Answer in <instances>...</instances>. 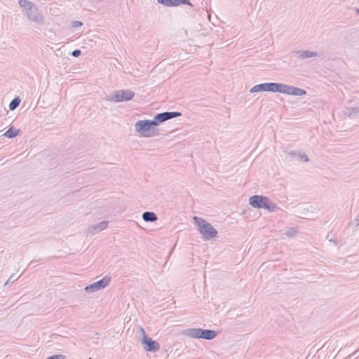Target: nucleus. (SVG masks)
Returning a JSON list of instances; mask_svg holds the SVG:
<instances>
[{"mask_svg":"<svg viewBox=\"0 0 359 359\" xmlns=\"http://www.w3.org/2000/svg\"><path fill=\"white\" fill-rule=\"evenodd\" d=\"M18 4L29 20L40 25L43 23L44 18L36 4L27 0H19Z\"/></svg>","mask_w":359,"mask_h":359,"instance_id":"obj_1","label":"nucleus"},{"mask_svg":"<svg viewBox=\"0 0 359 359\" xmlns=\"http://www.w3.org/2000/svg\"><path fill=\"white\" fill-rule=\"evenodd\" d=\"M158 126L155 119L140 120L135 124V129L142 137H151L156 136L158 133L156 132L154 127Z\"/></svg>","mask_w":359,"mask_h":359,"instance_id":"obj_2","label":"nucleus"},{"mask_svg":"<svg viewBox=\"0 0 359 359\" xmlns=\"http://www.w3.org/2000/svg\"><path fill=\"white\" fill-rule=\"evenodd\" d=\"M249 204L255 208H264L270 212H274L278 209L277 204L272 202L268 197L261 195L250 197Z\"/></svg>","mask_w":359,"mask_h":359,"instance_id":"obj_3","label":"nucleus"},{"mask_svg":"<svg viewBox=\"0 0 359 359\" xmlns=\"http://www.w3.org/2000/svg\"><path fill=\"white\" fill-rule=\"evenodd\" d=\"M195 224L198 227V231L203 235L205 240L215 238L217 231L209 222L201 217H194Z\"/></svg>","mask_w":359,"mask_h":359,"instance_id":"obj_4","label":"nucleus"},{"mask_svg":"<svg viewBox=\"0 0 359 359\" xmlns=\"http://www.w3.org/2000/svg\"><path fill=\"white\" fill-rule=\"evenodd\" d=\"M184 334L194 339H203L212 340L215 338L218 332L212 330H206L202 328H189L184 331Z\"/></svg>","mask_w":359,"mask_h":359,"instance_id":"obj_5","label":"nucleus"},{"mask_svg":"<svg viewBox=\"0 0 359 359\" xmlns=\"http://www.w3.org/2000/svg\"><path fill=\"white\" fill-rule=\"evenodd\" d=\"M283 83H263L254 86L250 90L251 93L257 92H272L280 93L282 92Z\"/></svg>","mask_w":359,"mask_h":359,"instance_id":"obj_6","label":"nucleus"},{"mask_svg":"<svg viewBox=\"0 0 359 359\" xmlns=\"http://www.w3.org/2000/svg\"><path fill=\"white\" fill-rule=\"evenodd\" d=\"M134 96V92L130 90H118L114 91L109 100L115 102H127L131 100Z\"/></svg>","mask_w":359,"mask_h":359,"instance_id":"obj_7","label":"nucleus"},{"mask_svg":"<svg viewBox=\"0 0 359 359\" xmlns=\"http://www.w3.org/2000/svg\"><path fill=\"white\" fill-rule=\"evenodd\" d=\"M111 281V277L104 276L103 278L86 286L85 291L88 293L95 292L105 288L109 285Z\"/></svg>","mask_w":359,"mask_h":359,"instance_id":"obj_8","label":"nucleus"},{"mask_svg":"<svg viewBox=\"0 0 359 359\" xmlns=\"http://www.w3.org/2000/svg\"><path fill=\"white\" fill-rule=\"evenodd\" d=\"M143 348L149 352H156L160 349V344L151 338L144 335L141 340Z\"/></svg>","mask_w":359,"mask_h":359,"instance_id":"obj_9","label":"nucleus"},{"mask_svg":"<svg viewBox=\"0 0 359 359\" xmlns=\"http://www.w3.org/2000/svg\"><path fill=\"white\" fill-rule=\"evenodd\" d=\"M182 116V113L179 111H165L163 113L157 114L154 116L155 121L158 126L160 123Z\"/></svg>","mask_w":359,"mask_h":359,"instance_id":"obj_10","label":"nucleus"},{"mask_svg":"<svg viewBox=\"0 0 359 359\" xmlns=\"http://www.w3.org/2000/svg\"><path fill=\"white\" fill-rule=\"evenodd\" d=\"M281 93L294 96H303L306 95V91L293 86L283 83Z\"/></svg>","mask_w":359,"mask_h":359,"instance_id":"obj_11","label":"nucleus"},{"mask_svg":"<svg viewBox=\"0 0 359 359\" xmlns=\"http://www.w3.org/2000/svg\"><path fill=\"white\" fill-rule=\"evenodd\" d=\"M162 5L172 7L180 4L189 5L193 6L189 0H157Z\"/></svg>","mask_w":359,"mask_h":359,"instance_id":"obj_12","label":"nucleus"},{"mask_svg":"<svg viewBox=\"0 0 359 359\" xmlns=\"http://www.w3.org/2000/svg\"><path fill=\"white\" fill-rule=\"evenodd\" d=\"M107 226H108V222L102 221L95 225L90 226L88 229V232L89 233L93 234L95 233L100 232V231L107 229Z\"/></svg>","mask_w":359,"mask_h":359,"instance_id":"obj_13","label":"nucleus"},{"mask_svg":"<svg viewBox=\"0 0 359 359\" xmlns=\"http://www.w3.org/2000/svg\"><path fill=\"white\" fill-rule=\"evenodd\" d=\"M292 53L302 60L316 57L318 55V53L316 52L307 50H296Z\"/></svg>","mask_w":359,"mask_h":359,"instance_id":"obj_14","label":"nucleus"},{"mask_svg":"<svg viewBox=\"0 0 359 359\" xmlns=\"http://www.w3.org/2000/svg\"><path fill=\"white\" fill-rule=\"evenodd\" d=\"M142 219L147 222H154L158 219V217L154 212L146 211L142 214Z\"/></svg>","mask_w":359,"mask_h":359,"instance_id":"obj_15","label":"nucleus"},{"mask_svg":"<svg viewBox=\"0 0 359 359\" xmlns=\"http://www.w3.org/2000/svg\"><path fill=\"white\" fill-rule=\"evenodd\" d=\"M20 130L15 129L13 127L9 128L4 134L5 137L8 138H13L20 134Z\"/></svg>","mask_w":359,"mask_h":359,"instance_id":"obj_16","label":"nucleus"},{"mask_svg":"<svg viewBox=\"0 0 359 359\" xmlns=\"http://www.w3.org/2000/svg\"><path fill=\"white\" fill-rule=\"evenodd\" d=\"M20 102L21 100L18 97L13 99L9 104L10 110H15L20 105Z\"/></svg>","mask_w":359,"mask_h":359,"instance_id":"obj_17","label":"nucleus"},{"mask_svg":"<svg viewBox=\"0 0 359 359\" xmlns=\"http://www.w3.org/2000/svg\"><path fill=\"white\" fill-rule=\"evenodd\" d=\"M353 107H346L344 110V114L351 118H353Z\"/></svg>","mask_w":359,"mask_h":359,"instance_id":"obj_18","label":"nucleus"},{"mask_svg":"<svg viewBox=\"0 0 359 359\" xmlns=\"http://www.w3.org/2000/svg\"><path fill=\"white\" fill-rule=\"evenodd\" d=\"M297 155H298V159L301 161L308 162L309 161L308 156L306 154H302L299 152V154H297Z\"/></svg>","mask_w":359,"mask_h":359,"instance_id":"obj_19","label":"nucleus"},{"mask_svg":"<svg viewBox=\"0 0 359 359\" xmlns=\"http://www.w3.org/2000/svg\"><path fill=\"white\" fill-rule=\"evenodd\" d=\"M65 355L62 354L53 355L48 357L46 359H65Z\"/></svg>","mask_w":359,"mask_h":359,"instance_id":"obj_20","label":"nucleus"},{"mask_svg":"<svg viewBox=\"0 0 359 359\" xmlns=\"http://www.w3.org/2000/svg\"><path fill=\"white\" fill-rule=\"evenodd\" d=\"M297 233V230L295 229H290L286 231L285 234L290 237L295 236Z\"/></svg>","mask_w":359,"mask_h":359,"instance_id":"obj_21","label":"nucleus"},{"mask_svg":"<svg viewBox=\"0 0 359 359\" xmlns=\"http://www.w3.org/2000/svg\"><path fill=\"white\" fill-rule=\"evenodd\" d=\"M83 25V22L79 20H74L72 22L71 26L74 28H76Z\"/></svg>","mask_w":359,"mask_h":359,"instance_id":"obj_22","label":"nucleus"},{"mask_svg":"<svg viewBox=\"0 0 359 359\" xmlns=\"http://www.w3.org/2000/svg\"><path fill=\"white\" fill-rule=\"evenodd\" d=\"M353 118L359 117V106L357 107H353Z\"/></svg>","mask_w":359,"mask_h":359,"instance_id":"obj_23","label":"nucleus"},{"mask_svg":"<svg viewBox=\"0 0 359 359\" xmlns=\"http://www.w3.org/2000/svg\"><path fill=\"white\" fill-rule=\"evenodd\" d=\"M81 51L79 49H75L72 52V55L74 57H77L81 55Z\"/></svg>","mask_w":359,"mask_h":359,"instance_id":"obj_24","label":"nucleus"},{"mask_svg":"<svg viewBox=\"0 0 359 359\" xmlns=\"http://www.w3.org/2000/svg\"><path fill=\"white\" fill-rule=\"evenodd\" d=\"M297 154H299L297 151H291L288 154L292 157H297L298 158V155Z\"/></svg>","mask_w":359,"mask_h":359,"instance_id":"obj_25","label":"nucleus"},{"mask_svg":"<svg viewBox=\"0 0 359 359\" xmlns=\"http://www.w3.org/2000/svg\"><path fill=\"white\" fill-rule=\"evenodd\" d=\"M297 154H299L297 151H291L288 154L292 157H297L298 158V155Z\"/></svg>","mask_w":359,"mask_h":359,"instance_id":"obj_26","label":"nucleus"},{"mask_svg":"<svg viewBox=\"0 0 359 359\" xmlns=\"http://www.w3.org/2000/svg\"><path fill=\"white\" fill-rule=\"evenodd\" d=\"M13 278H14V274H12L10 276V278H8V280L5 283V285H7L11 280L14 281L15 279H13Z\"/></svg>","mask_w":359,"mask_h":359,"instance_id":"obj_27","label":"nucleus"},{"mask_svg":"<svg viewBox=\"0 0 359 359\" xmlns=\"http://www.w3.org/2000/svg\"><path fill=\"white\" fill-rule=\"evenodd\" d=\"M354 222L355 223L356 226H359V213L357 215V217H355Z\"/></svg>","mask_w":359,"mask_h":359,"instance_id":"obj_28","label":"nucleus"},{"mask_svg":"<svg viewBox=\"0 0 359 359\" xmlns=\"http://www.w3.org/2000/svg\"><path fill=\"white\" fill-rule=\"evenodd\" d=\"M140 333L142 334V338L143 337L144 335H147L144 332V330L142 327H140Z\"/></svg>","mask_w":359,"mask_h":359,"instance_id":"obj_29","label":"nucleus"},{"mask_svg":"<svg viewBox=\"0 0 359 359\" xmlns=\"http://www.w3.org/2000/svg\"><path fill=\"white\" fill-rule=\"evenodd\" d=\"M330 241V242H332V243H334V244H336V243H337V241H336L335 239H333V238L330 239V241Z\"/></svg>","mask_w":359,"mask_h":359,"instance_id":"obj_30","label":"nucleus"},{"mask_svg":"<svg viewBox=\"0 0 359 359\" xmlns=\"http://www.w3.org/2000/svg\"><path fill=\"white\" fill-rule=\"evenodd\" d=\"M355 11L357 15H359V8H355Z\"/></svg>","mask_w":359,"mask_h":359,"instance_id":"obj_31","label":"nucleus"},{"mask_svg":"<svg viewBox=\"0 0 359 359\" xmlns=\"http://www.w3.org/2000/svg\"><path fill=\"white\" fill-rule=\"evenodd\" d=\"M355 353H352V354L349 355L348 358H352V356H353Z\"/></svg>","mask_w":359,"mask_h":359,"instance_id":"obj_32","label":"nucleus"}]
</instances>
